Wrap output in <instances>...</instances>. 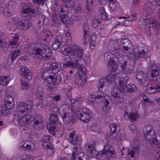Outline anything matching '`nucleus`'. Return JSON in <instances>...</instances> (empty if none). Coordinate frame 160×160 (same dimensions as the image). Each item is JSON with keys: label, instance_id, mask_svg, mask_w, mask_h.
<instances>
[{"label": "nucleus", "instance_id": "nucleus-39", "mask_svg": "<svg viewBox=\"0 0 160 160\" xmlns=\"http://www.w3.org/2000/svg\"><path fill=\"white\" fill-rule=\"evenodd\" d=\"M111 10L112 11H115L117 7L116 0H108Z\"/></svg>", "mask_w": 160, "mask_h": 160}, {"label": "nucleus", "instance_id": "nucleus-61", "mask_svg": "<svg viewBox=\"0 0 160 160\" xmlns=\"http://www.w3.org/2000/svg\"><path fill=\"white\" fill-rule=\"evenodd\" d=\"M117 137V135L116 132H111L110 133L109 135H108L107 138H110L111 139H112L114 140H115L116 139Z\"/></svg>", "mask_w": 160, "mask_h": 160}, {"label": "nucleus", "instance_id": "nucleus-48", "mask_svg": "<svg viewBox=\"0 0 160 160\" xmlns=\"http://www.w3.org/2000/svg\"><path fill=\"white\" fill-rule=\"evenodd\" d=\"M62 1L65 3L67 7L72 8L74 4V0H62Z\"/></svg>", "mask_w": 160, "mask_h": 160}, {"label": "nucleus", "instance_id": "nucleus-18", "mask_svg": "<svg viewBox=\"0 0 160 160\" xmlns=\"http://www.w3.org/2000/svg\"><path fill=\"white\" fill-rule=\"evenodd\" d=\"M41 48L43 49V53L41 54L40 58L42 60L49 59L51 56V52L49 47L45 45H42Z\"/></svg>", "mask_w": 160, "mask_h": 160}, {"label": "nucleus", "instance_id": "nucleus-45", "mask_svg": "<svg viewBox=\"0 0 160 160\" xmlns=\"http://www.w3.org/2000/svg\"><path fill=\"white\" fill-rule=\"evenodd\" d=\"M97 158L99 160H103L106 159V154L103 150L98 153Z\"/></svg>", "mask_w": 160, "mask_h": 160}, {"label": "nucleus", "instance_id": "nucleus-5", "mask_svg": "<svg viewBox=\"0 0 160 160\" xmlns=\"http://www.w3.org/2000/svg\"><path fill=\"white\" fill-rule=\"evenodd\" d=\"M128 80V78L127 76L121 78L119 79L118 86L112 88V90L111 92L112 96L117 98L120 97L124 94H126L125 86Z\"/></svg>", "mask_w": 160, "mask_h": 160}, {"label": "nucleus", "instance_id": "nucleus-11", "mask_svg": "<svg viewBox=\"0 0 160 160\" xmlns=\"http://www.w3.org/2000/svg\"><path fill=\"white\" fill-rule=\"evenodd\" d=\"M152 27L156 30L160 29V22L155 19H151L149 21V24L146 25L145 28V33L150 36L151 35L150 28Z\"/></svg>", "mask_w": 160, "mask_h": 160}, {"label": "nucleus", "instance_id": "nucleus-34", "mask_svg": "<svg viewBox=\"0 0 160 160\" xmlns=\"http://www.w3.org/2000/svg\"><path fill=\"white\" fill-rule=\"evenodd\" d=\"M118 40L117 41L110 40L108 43L109 46L111 48L110 49L112 51H117L119 49V46L118 44Z\"/></svg>", "mask_w": 160, "mask_h": 160}, {"label": "nucleus", "instance_id": "nucleus-42", "mask_svg": "<svg viewBox=\"0 0 160 160\" xmlns=\"http://www.w3.org/2000/svg\"><path fill=\"white\" fill-rule=\"evenodd\" d=\"M103 102L104 103L103 105L104 106L103 108V111L106 112L109 111L110 110V109L109 107L108 106L109 102L108 99H105L104 98Z\"/></svg>", "mask_w": 160, "mask_h": 160}, {"label": "nucleus", "instance_id": "nucleus-55", "mask_svg": "<svg viewBox=\"0 0 160 160\" xmlns=\"http://www.w3.org/2000/svg\"><path fill=\"white\" fill-rule=\"evenodd\" d=\"M20 82L21 83V87L22 89H27L29 88V86L27 82L23 81V80H21Z\"/></svg>", "mask_w": 160, "mask_h": 160}, {"label": "nucleus", "instance_id": "nucleus-53", "mask_svg": "<svg viewBox=\"0 0 160 160\" xmlns=\"http://www.w3.org/2000/svg\"><path fill=\"white\" fill-rule=\"evenodd\" d=\"M103 150L106 154H107V153L108 152H109L110 151H112V150H113L114 149L112 146L108 144H107L104 147Z\"/></svg>", "mask_w": 160, "mask_h": 160}, {"label": "nucleus", "instance_id": "nucleus-62", "mask_svg": "<svg viewBox=\"0 0 160 160\" xmlns=\"http://www.w3.org/2000/svg\"><path fill=\"white\" fill-rule=\"evenodd\" d=\"M83 8V5L82 4L78 5L75 8L74 11L76 12H80L82 10Z\"/></svg>", "mask_w": 160, "mask_h": 160}, {"label": "nucleus", "instance_id": "nucleus-64", "mask_svg": "<svg viewBox=\"0 0 160 160\" xmlns=\"http://www.w3.org/2000/svg\"><path fill=\"white\" fill-rule=\"evenodd\" d=\"M51 112H52V113H55L56 115L58 113L60 114V112H59V109L56 106H54L53 107L51 110Z\"/></svg>", "mask_w": 160, "mask_h": 160}, {"label": "nucleus", "instance_id": "nucleus-51", "mask_svg": "<svg viewBox=\"0 0 160 160\" xmlns=\"http://www.w3.org/2000/svg\"><path fill=\"white\" fill-rule=\"evenodd\" d=\"M115 78V76L112 74H111L108 75L106 77L105 80L106 82L109 83H110L114 81Z\"/></svg>", "mask_w": 160, "mask_h": 160}, {"label": "nucleus", "instance_id": "nucleus-31", "mask_svg": "<svg viewBox=\"0 0 160 160\" xmlns=\"http://www.w3.org/2000/svg\"><path fill=\"white\" fill-rule=\"evenodd\" d=\"M23 18H18L17 17L13 18L14 25L18 29L22 30Z\"/></svg>", "mask_w": 160, "mask_h": 160}, {"label": "nucleus", "instance_id": "nucleus-2", "mask_svg": "<svg viewBox=\"0 0 160 160\" xmlns=\"http://www.w3.org/2000/svg\"><path fill=\"white\" fill-rule=\"evenodd\" d=\"M61 50L64 55L70 56L65 58L63 64V68H76V67L81 68L84 67L79 62L84 53L83 49L81 48L75 44L71 47L68 46L66 48L62 47Z\"/></svg>", "mask_w": 160, "mask_h": 160}, {"label": "nucleus", "instance_id": "nucleus-29", "mask_svg": "<svg viewBox=\"0 0 160 160\" xmlns=\"http://www.w3.org/2000/svg\"><path fill=\"white\" fill-rule=\"evenodd\" d=\"M108 13L105 12L103 8L98 10V15L95 16L99 20L105 19L108 17Z\"/></svg>", "mask_w": 160, "mask_h": 160}, {"label": "nucleus", "instance_id": "nucleus-50", "mask_svg": "<svg viewBox=\"0 0 160 160\" xmlns=\"http://www.w3.org/2000/svg\"><path fill=\"white\" fill-rule=\"evenodd\" d=\"M143 133L147 134V133L149 132H154L153 130V128L152 126L151 125H148L144 127L143 129Z\"/></svg>", "mask_w": 160, "mask_h": 160}, {"label": "nucleus", "instance_id": "nucleus-33", "mask_svg": "<svg viewBox=\"0 0 160 160\" xmlns=\"http://www.w3.org/2000/svg\"><path fill=\"white\" fill-rule=\"evenodd\" d=\"M75 135L72 133L69 134V141L73 144H78L79 143V140L78 138V137L77 135L75 136Z\"/></svg>", "mask_w": 160, "mask_h": 160}, {"label": "nucleus", "instance_id": "nucleus-30", "mask_svg": "<svg viewBox=\"0 0 160 160\" xmlns=\"http://www.w3.org/2000/svg\"><path fill=\"white\" fill-rule=\"evenodd\" d=\"M19 34L18 33H16L14 36L13 38V39L10 42L9 45H11L13 48H16L18 46V43H17L18 40H19Z\"/></svg>", "mask_w": 160, "mask_h": 160}, {"label": "nucleus", "instance_id": "nucleus-57", "mask_svg": "<svg viewBox=\"0 0 160 160\" xmlns=\"http://www.w3.org/2000/svg\"><path fill=\"white\" fill-rule=\"evenodd\" d=\"M51 137L50 136H48V135H44L42 138V141L43 142V143L42 144H44L46 143H48V142H49L51 140Z\"/></svg>", "mask_w": 160, "mask_h": 160}, {"label": "nucleus", "instance_id": "nucleus-44", "mask_svg": "<svg viewBox=\"0 0 160 160\" xmlns=\"http://www.w3.org/2000/svg\"><path fill=\"white\" fill-rule=\"evenodd\" d=\"M139 148L138 146H134L132 147V149L130 151L128 152V154L130 155L132 158H133L135 152H137Z\"/></svg>", "mask_w": 160, "mask_h": 160}, {"label": "nucleus", "instance_id": "nucleus-63", "mask_svg": "<svg viewBox=\"0 0 160 160\" xmlns=\"http://www.w3.org/2000/svg\"><path fill=\"white\" fill-rule=\"evenodd\" d=\"M82 112V113H85L86 115H90V117H91V111L87 108H83Z\"/></svg>", "mask_w": 160, "mask_h": 160}, {"label": "nucleus", "instance_id": "nucleus-19", "mask_svg": "<svg viewBox=\"0 0 160 160\" xmlns=\"http://www.w3.org/2000/svg\"><path fill=\"white\" fill-rule=\"evenodd\" d=\"M42 45L45 44L40 43L39 47H38L35 48L33 47L32 48H31L33 46V44H32L30 47H29L28 49V52L29 54L33 55H39L41 56V54L43 53V51L44 50L43 48H41Z\"/></svg>", "mask_w": 160, "mask_h": 160}, {"label": "nucleus", "instance_id": "nucleus-4", "mask_svg": "<svg viewBox=\"0 0 160 160\" xmlns=\"http://www.w3.org/2000/svg\"><path fill=\"white\" fill-rule=\"evenodd\" d=\"M42 78L46 81H47V90L52 92L57 88V85L59 84L62 81L61 76L58 74H48L45 76L41 75Z\"/></svg>", "mask_w": 160, "mask_h": 160}, {"label": "nucleus", "instance_id": "nucleus-22", "mask_svg": "<svg viewBox=\"0 0 160 160\" xmlns=\"http://www.w3.org/2000/svg\"><path fill=\"white\" fill-rule=\"evenodd\" d=\"M104 94L102 93L100 94H98L97 96L95 95H91L88 97V100L91 102H98L100 101V99L103 98Z\"/></svg>", "mask_w": 160, "mask_h": 160}, {"label": "nucleus", "instance_id": "nucleus-52", "mask_svg": "<svg viewBox=\"0 0 160 160\" xmlns=\"http://www.w3.org/2000/svg\"><path fill=\"white\" fill-rule=\"evenodd\" d=\"M89 157L82 152H80L78 155V160H88Z\"/></svg>", "mask_w": 160, "mask_h": 160}, {"label": "nucleus", "instance_id": "nucleus-1", "mask_svg": "<svg viewBox=\"0 0 160 160\" xmlns=\"http://www.w3.org/2000/svg\"><path fill=\"white\" fill-rule=\"evenodd\" d=\"M32 102L30 100L27 102H19L17 110L18 111V122L21 126L28 127L30 124L35 129L39 130L42 128L43 124L42 116L36 114L33 117L29 114L32 108Z\"/></svg>", "mask_w": 160, "mask_h": 160}, {"label": "nucleus", "instance_id": "nucleus-36", "mask_svg": "<svg viewBox=\"0 0 160 160\" xmlns=\"http://www.w3.org/2000/svg\"><path fill=\"white\" fill-rule=\"evenodd\" d=\"M10 78L8 76H2L0 77V84L4 86L7 85L10 82Z\"/></svg>", "mask_w": 160, "mask_h": 160}, {"label": "nucleus", "instance_id": "nucleus-60", "mask_svg": "<svg viewBox=\"0 0 160 160\" xmlns=\"http://www.w3.org/2000/svg\"><path fill=\"white\" fill-rule=\"evenodd\" d=\"M93 36H91L90 38H89V40L88 41V42L86 43V44H87L89 42H91L90 47V48L92 49H93L94 48L95 44L93 43L94 40L93 41L92 39V38H93ZM84 43L86 44L85 42Z\"/></svg>", "mask_w": 160, "mask_h": 160}, {"label": "nucleus", "instance_id": "nucleus-58", "mask_svg": "<svg viewBox=\"0 0 160 160\" xmlns=\"http://www.w3.org/2000/svg\"><path fill=\"white\" fill-rule=\"evenodd\" d=\"M105 80V79H99V82H98V88H99V90H100L101 88H103V87L104 85Z\"/></svg>", "mask_w": 160, "mask_h": 160}, {"label": "nucleus", "instance_id": "nucleus-49", "mask_svg": "<svg viewBox=\"0 0 160 160\" xmlns=\"http://www.w3.org/2000/svg\"><path fill=\"white\" fill-rule=\"evenodd\" d=\"M145 8L149 12H150V13H151L152 11V7H153L152 2H147L145 4Z\"/></svg>", "mask_w": 160, "mask_h": 160}, {"label": "nucleus", "instance_id": "nucleus-13", "mask_svg": "<svg viewBox=\"0 0 160 160\" xmlns=\"http://www.w3.org/2000/svg\"><path fill=\"white\" fill-rule=\"evenodd\" d=\"M95 143L93 142H88L85 144V147L88 152L91 158L95 156L97 157L98 152L95 148Z\"/></svg>", "mask_w": 160, "mask_h": 160}, {"label": "nucleus", "instance_id": "nucleus-26", "mask_svg": "<svg viewBox=\"0 0 160 160\" xmlns=\"http://www.w3.org/2000/svg\"><path fill=\"white\" fill-rule=\"evenodd\" d=\"M83 31L84 32L83 36L84 42L86 44L89 40V29L88 27V25L86 23H84L83 24Z\"/></svg>", "mask_w": 160, "mask_h": 160}, {"label": "nucleus", "instance_id": "nucleus-17", "mask_svg": "<svg viewBox=\"0 0 160 160\" xmlns=\"http://www.w3.org/2000/svg\"><path fill=\"white\" fill-rule=\"evenodd\" d=\"M21 76L22 78L27 81L30 80L32 78V72L27 67L21 66L20 68Z\"/></svg>", "mask_w": 160, "mask_h": 160}, {"label": "nucleus", "instance_id": "nucleus-35", "mask_svg": "<svg viewBox=\"0 0 160 160\" xmlns=\"http://www.w3.org/2000/svg\"><path fill=\"white\" fill-rule=\"evenodd\" d=\"M22 30H29L32 25L31 20L28 18H23Z\"/></svg>", "mask_w": 160, "mask_h": 160}, {"label": "nucleus", "instance_id": "nucleus-59", "mask_svg": "<svg viewBox=\"0 0 160 160\" xmlns=\"http://www.w3.org/2000/svg\"><path fill=\"white\" fill-rule=\"evenodd\" d=\"M62 36L59 35L57 36L55 38L54 41L58 44L59 43V44H61V45L62 42Z\"/></svg>", "mask_w": 160, "mask_h": 160}, {"label": "nucleus", "instance_id": "nucleus-40", "mask_svg": "<svg viewBox=\"0 0 160 160\" xmlns=\"http://www.w3.org/2000/svg\"><path fill=\"white\" fill-rule=\"evenodd\" d=\"M44 90L42 86H39L37 88L36 92V95L38 97H42L43 94Z\"/></svg>", "mask_w": 160, "mask_h": 160}, {"label": "nucleus", "instance_id": "nucleus-47", "mask_svg": "<svg viewBox=\"0 0 160 160\" xmlns=\"http://www.w3.org/2000/svg\"><path fill=\"white\" fill-rule=\"evenodd\" d=\"M95 18L93 19L92 22V27L95 28H98L100 23V20L95 16Z\"/></svg>", "mask_w": 160, "mask_h": 160}, {"label": "nucleus", "instance_id": "nucleus-43", "mask_svg": "<svg viewBox=\"0 0 160 160\" xmlns=\"http://www.w3.org/2000/svg\"><path fill=\"white\" fill-rule=\"evenodd\" d=\"M66 42H67L68 46H69L72 43V37L70 33L67 32L65 34Z\"/></svg>", "mask_w": 160, "mask_h": 160}, {"label": "nucleus", "instance_id": "nucleus-23", "mask_svg": "<svg viewBox=\"0 0 160 160\" xmlns=\"http://www.w3.org/2000/svg\"><path fill=\"white\" fill-rule=\"evenodd\" d=\"M143 134L144 137L146 140H148L151 143L153 144L156 138L154 132H149L147 133V134Z\"/></svg>", "mask_w": 160, "mask_h": 160}, {"label": "nucleus", "instance_id": "nucleus-14", "mask_svg": "<svg viewBox=\"0 0 160 160\" xmlns=\"http://www.w3.org/2000/svg\"><path fill=\"white\" fill-rule=\"evenodd\" d=\"M20 6L22 9L21 15L22 17H26L28 16V17L30 18V13L31 12H33L35 8L31 9L30 8L28 4L25 2H22Z\"/></svg>", "mask_w": 160, "mask_h": 160}, {"label": "nucleus", "instance_id": "nucleus-20", "mask_svg": "<svg viewBox=\"0 0 160 160\" xmlns=\"http://www.w3.org/2000/svg\"><path fill=\"white\" fill-rule=\"evenodd\" d=\"M4 105L7 109H12L14 105L13 98L10 96H6L4 98Z\"/></svg>", "mask_w": 160, "mask_h": 160}, {"label": "nucleus", "instance_id": "nucleus-7", "mask_svg": "<svg viewBox=\"0 0 160 160\" xmlns=\"http://www.w3.org/2000/svg\"><path fill=\"white\" fill-rule=\"evenodd\" d=\"M78 71L77 73H78V76L75 79V82L79 86H82L85 84L86 81V69L84 67H76Z\"/></svg>", "mask_w": 160, "mask_h": 160}, {"label": "nucleus", "instance_id": "nucleus-56", "mask_svg": "<svg viewBox=\"0 0 160 160\" xmlns=\"http://www.w3.org/2000/svg\"><path fill=\"white\" fill-rule=\"evenodd\" d=\"M118 127V125L115 123L111 124L110 126V128L111 132H116L117 128Z\"/></svg>", "mask_w": 160, "mask_h": 160}, {"label": "nucleus", "instance_id": "nucleus-16", "mask_svg": "<svg viewBox=\"0 0 160 160\" xmlns=\"http://www.w3.org/2000/svg\"><path fill=\"white\" fill-rule=\"evenodd\" d=\"M30 13L31 16L30 18L38 16L39 19L38 23L42 25L44 24L45 16L42 12L39 11L38 8H35V9L33 11V12H31Z\"/></svg>", "mask_w": 160, "mask_h": 160}, {"label": "nucleus", "instance_id": "nucleus-37", "mask_svg": "<svg viewBox=\"0 0 160 160\" xmlns=\"http://www.w3.org/2000/svg\"><path fill=\"white\" fill-rule=\"evenodd\" d=\"M78 118L83 122H88L90 118V115H86L85 113H82L81 112L79 113Z\"/></svg>", "mask_w": 160, "mask_h": 160}, {"label": "nucleus", "instance_id": "nucleus-32", "mask_svg": "<svg viewBox=\"0 0 160 160\" xmlns=\"http://www.w3.org/2000/svg\"><path fill=\"white\" fill-rule=\"evenodd\" d=\"M127 62H124L121 64V68L123 72L125 73H129V74L132 73L133 72V70L132 69H130L129 68V66H127Z\"/></svg>", "mask_w": 160, "mask_h": 160}, {"label": "nucleus", "instance_id": "nucleus-8", "mask_svg": "<svg viewBox=\"0 0 160 160\" xmlns=\"http://www.w3.org/2000/svg\"><path fill=\"white\" fill-rule=\"evenodd\" d=\"M121 48L124 51V53L132 54L133 52V47L130 41L127 38L118 39Z\"/></svg>", "mask_w": 160, "mask_h": 160}, {"label": "nucleus", "instance_id": "nucleus-12", "mask_svg": "<svg viewBox=\"0 0 160 160\" xmlns=\"http://www.w3.org/2000/svg\"><path fill=\"white\" fill-rule=\"evenodd\" d=\"M50 120L49 127L48 129L49 132L52 135H54L57 131L56 128V124L58 122V118L56 114L55 113H52L49 117Z\"/></svg>", "mask_w": 160, "mask_h": 160}, {"label": "nucleus", "instance_id": "nucleus-27", "mask_svg": "<svg viewBox=\"0 0 160 160\" xmlns=\"http://www.w3.org/2000/svg\"><path fill=\"white\" fill-rule=\"evenodd\" d=\"M6 8L4 9L3 14L7 18L11 16L12 12V6L10 3H7L6 5Z\"/></svg>", "mask_w": 160, "mask_h": 160}, {"label": "nucleus", "instance_id": "nucleus-24", "mask_svg": "<svg viewBox=\"0 0 160 160\" xmlns=\"http://www.w3.org/2000/svg\"><path fill=\"white\" fill-rule=\"evenodd\" d=\"M137 55L139 58L147 59L150 56V51L147 49L139 50L138 52L135 55V56Z\"/></svg>", "mask_w": 160, "mask_h": 160}, {"label": "nucleus", "instance_id": "nucleus-41", "mask_svg": "<svg viewBox=\"0 0 160 160\" xmlns=\"http://www.w3.org/2000/svg\"><path fill=\"white\" fill-rule=\"evenodd\" d=\"M87 12H90L93 8L92 0H86Z\"/></svg>", "mask_w": 160, "mask_h": 160}, {"label": "nucleus", "instance_id": "nucleus-15", "mask_svg": "<svg viewBox=\"0 0 160 160\" xmlns=\"http://www.w3.org/2000/svg\"><path fill=\"white\" fill-rule=\"evenodd\" d=\"M60 114L64 122L68 123L72 122V123H73L75 122V120L73 117V114L71 112L61 110Z\"/></svg>", "mask_w": 160, "mask_h": 160}, {"label": "nucleus", "instance_id": "nucleus-54", "mask_svg": "<svg viewBox=\"0 0 160 160\" xmlns=\"http://www.w3.org/2000/svg\"><path fill=\"white\" fill-rule=\"evenodd\" d=\"M138 116H139L137 112L130 113H129V117H130V119H131L132 121L136 120L138 118Z\"/></svg>", "mask_w": 160, "mask_h": 160}, {"label": "nucleus", "instance_id": "nucleus-25", "mask_svg": "<svg viewBox=\"0 0 160 160\" xmlns=\"http://www.w3.org/2000/svg\"><path fill=\"white\" fill-rule=\"evenodd\" d=\"M67 16L65 15V14H63V15L61 13L58 12V18L62 22L65 24L72 25L73 23L72 19V18H70V19L68 20L67 18Z\"/></svg>", "mask_w": 160, "mask_h": 160}, {"label": "nucleus", "instance_id": "nucleus-9", "mask_svg": "<svg viewBox=\"0 0 160 160\" xmlns=\"http://www.w3.org/2000/svg\"><path fill=\"white\" fill-rule=\"evenodd\" d=\"M61 69V64L58 63L53 62L50 66L49 67L46 68L43 72L42 76H45L48 74H56Z\"/></svg>", "mask_w": 160, "mask_h": 160}, {"label": "nucleus", "instance_id": "nucleus-3", "mask_svg": "<svg viewBox=\"0 0 160 160\" xmlns=\"http://www.w3.org/2000/svg\"><path fill=\"white\" fill-rule=\"evenodd\" d=\"M136 78L139 83L142 85L147 86L146 90L149 94H152L156 93H160V82H156L151 84H148L145 82L147 81V78L145 73L140 71L137 72Z\"/></svg>", "mask_w": 160, "mask_h": 160}, {"label": "nucleus", "instance_id": "nucleus-6", "mask_svg": "<svg viewBox=\"0 0 160 160\" xmlns=\"http://www.w3.org/2000/svg\"><path fill=\"white\" fill-rule=\"evenodd\" d=\"M114 58V54L112 53L106 52L104 54V60L108 63V68L112 72H115L118 68V64Z\"/></svg>", "mask_w": 160, "mask_h": 160}, {"label": "nucleus", "instance_id": "nucleus-28", "mask_svg": "<svg viewBox=\"0 0 160 160\" xmlns=\"http://www.w3.org/2000/svg\"><path fill=\"white\" fill-rule=\"evenodd\" d=\"M20 55L21 52L20 50L19 49H16L12 51L9 55V58L12 62H13L15 61Z\"/></svg>", "mask_w": 160, "mask_h": 160}, {"label": "nucleus", "instance_id": "nucleus-38", "mask_svg": "<svg viewBox=\"0 0 160 160\" xmlns=\"http://www.w3.org/2000/svg\"><path fill=\"white\" fill-rule=\"evenodd\" d=\"M127 89L128 92H132L136 91L137 90V88L135 84L131 83L127 86Z\"/></svg>", "mask_w": 160, "mask_h": 160}, {"label": "nucleus", "instance_id": "nucleus-21", "mask_svg": "<svg viewBox=\"0 0 160 160\" xmlns=\"http://www.w3.org/2000/svg\"><path fill=\"white\" fill-rule=\"evenodd\" d=\"M52 38V35L50 31L45 32H42L40 33L39 39L41 42H49Z\"/></svg>", "mask_w": 160, "mask_h": 160}, {"label": "nucleus", "instance_id": "nucleus-10", "mask_svg": "<svg viewBox=\"0 0 160 160\" xmlns=\"http://www.w3.org/2000/svg\"><path fill=\"white\" fill-rule=\"evenodd\" d=\"M149 64L150 68H152L150 76L155 81H158L160 79V68L153 61H150Z\"/></svg>", "mask_w": 160, "mask_h": 160}, {"label": "nucleus", "instance_id": "nucleus-46", "mask_svg": "<svg viewBox=\"0 0 160 160\" xmlns=\"http://www.w3.org/2000/svg\"><path fill=\"white\" fill-rule=\"evenodd\" d=\"M115 154L114 150H112V151H110L109 152H108L106 154V159L108 160H113L115 158Z\"/></svg>", "mask_w": 160, "mask_h": 160}]
</instances>
